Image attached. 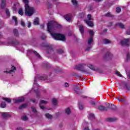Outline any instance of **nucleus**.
<instances>
[{"instance_id": "nucleus-1", "label": "nucleus", "mask_w": 130, "mask_h": 130, "mask_svg": "<svg viewBox=\"0 0 130 130\" xmlns=\"http://www.w3.org/2000/svg\"><path fill=\"white\" fill-rule=\"evenodd\" d=\"M61 25L54 21H51L48 23V31L51 35L55 40H60L61 41H66V37L63 35L59 34H52V31L56 29H60Z\"/></svg>"}, {"instance_id": "nucleus-2", "label": "nucleus", "mask_w": 130, "mask_h": 130, "mask_svg": "<svg viewBox=\"0 0 130 130\" xmlns=\"http://www.w3.org/2000/svg\"><path fill=\"white\" fill-rule=\"evenodd\" d=\"M24 4V11L25 14L26 16L31 17L35 13V9L34 7L30 6L29 5V0H22Z\"/></svg>"}, {"instance_id": "nucleus-3", "label": "nucleus", "mask_w": 130, "mask_h": 130, "mask_svg": "<svg viewBox=\"0 0 130 130\" xmlns=\"http://www.w3.org/2000/svg\"><path fill=\"white\" fill-rule=\"evenodd\" d=\"M93 42H94V40L93 39L92 37H90L87 41V47H86L85 50L86 51H90V49L92 48L93 44Z\"/></svg>"}, {"instance_id": "nucleus-4", "label": "nucleus", "mask_w": 130, "mask_h": 130, "mask_svg": "<svg viewBox=\"0 0 130 130\" xmlns=\"http://www.w3.org/2000/svg\"><path fill=\"white\" fill-rule=\"evenodd\" d=\"M37 80H42V81H44V80H45V78L42 76H39L36 77L34 81V87L32 88L33 90H35V88H38V85H37V83H36L37 82Z\"/></svg>"}, {"instance_id": "nucleus-5", "label": "nucleus", "mask_w": 130, "mask_h": 130, "mask_svg": "<svg viewBox=\"0 0 130 130\" xmlns=\"http://www.w3.org/2000/svg\"><path fill=\"white\" fill-rule=\"evenodd\" d=\"M85 67H86V64H79L75 67V69L78 71H82V72H86L87 70H85Z\"/></svg>"}, {"instance_id": "nucleus-6", "label": "nucleus", "mask_w": 130, "mask_h": 130, "mask_svg": "<svg viewBox=\"0 0 130 130\" xmlns=\"http://www.w3.org/2000/svg\"><path fill=\"white\" fill-rule=\"evenodd\" d=\"M112 57H113V54L109 52H108L104 56V60H110V59H111Z\"/></svg>"}, {"instance_id": "nucleus-7", "label": "nucleus", "mask_w": 130, "mask_h": 130, "mask_svg": "<svg viewBox=\"0 0 130 130\" xmlns=\"http://www.w3.org/2000/svg\"><path fill=\"white\" fill-rule=\"evenodd\" d=\"M130 39H126L120 42L122 46H128L129 45Z\"/></svg>"}, {"instance_id": "nucleus-8", "label": "nucleus", "mask_w": 130, "mask_h": 130, "mask_svg": "<svg viewBox=\"0 0 130 130\" xmlns=\"http://www.w3.org/2000/svg\"><path fill=\"white\" fill-rule=\"evenodd\" d=\"M48 103V102L47 101H44L43 100H41L40 102V107L41 109H42L43 110L45 109V107H44L43 104H47Z\"/></svg>"}, {"instance_id": "nucleus-9", "label": "nucleus", "mask_w": 130, "mask_h": 130, "mask_svg": "<svg viewBox=\"0 0 130 130\" xmlns=\"http://www.w3.org/2000/svg\"><path fill=\"white\" fill-rule=\"evenodd\" d=\"M14 103H21L25 101V98L24 97L19 98L18 99H14Z\"/></svg>"}, {"instance_id": "nucleus-10", "label": "nucleus", "mask_w": 130, "mask_h": 130, "mask_svg": "<svg viewBox=\"0 0 130 130\" xmlns=\"http://www.w3.org/2000/svg\"><path fill=\"white\" fill-rule=\"evenodd\" d=\"M88 68L89 69H91L93 71H97L98 73H99L100 74H102L104 73L103 70L101 69H95V67H93V65H90V66H88Z\"/></svg>"}, {"instance_id": "nucleus-11", "label": "nucleus", "mask_w": 130, "mask_h": 130, "mask_svg": "<svg viewBox=\"0 0 130 130\" xmlns=\"http://www.w3.org/2000/svg\"><path fill=\"white\" fill-rule=\"evenodd\" d=\"M107 110H108V108L110 109H112V110H115L116 109V106L113 104H108L107 106Z\"/></svg>"}, {"instance_id": "nucleus-12", "label": "nucleus", "mask_w": 130, "mask_h": 130, "mask_svg": "<svg viewBox=\"0 0 130 130\" xmlns=\"http://www.w3.org/2000/svg\"><path fill=\"white\" fill-rule=\"evenodd\" d=\"M74 92L77 94H81L82 91H81V88H80V86H76L74 88Z\"/></svg>"}, {"instance_id": "nucleus-13", "label": "nucleus", "mask_w": 130, "mask_h": 130, "mask_svg": "<svg viewBox=\"0 0 130 130\" xmlns=\"http://www.w3.org/2000/svg\"><path fill=\"white\" fill-rule=\"evenodd\" d=\"M64 18L68 22H71L72 19V14H67L64 16Z\"/></svg>"}, {"instance_id": "nucleus-14", "label": "nucleus", "mask_w": 130, "mask_h": 130, "mask_svg": "<svg viewBox=\"0 0 130 130\" xmlns=\"http://www.w3.org/2000/svg\"><path fill=\"white\" fill-rule=\"evenodd\" d=\"M86 24L89 26V27H94V23L91 20H84Z\"/></svg>"}, {"instance_id": "nucleus-15", "label": "nucleus", "mask_w": 130, "mask_h": 130, "mask_svg": "<svg viewBox=\"0 0 130 130\" xmlns=\"http://www.w3.org/2000/svg\"><path fill=\"white\" fill-rule=\"evenodd\" d=\"M122 84L123 85V88L124 89H125L126 90H127L128 91H129L130 90V86L127 85V84L125 83V82L123 81L122 82Z\"/></svg>"}, {"instance_id": "nucleus-16", "label": "nucleus", "mask_w": 130, "mask_h": 130, "mask_svg": "<svg viewBox=\"0 0 130 130\" xmlns=\"http://www.w3.org/2000/svg\"><path fill=\"white\" fill-rule=\"evenodd\" d=\"M98 109L100 111H107V107H105L104 106H99L98 107Z\"/></svg>"}, {"instance_id": "nucleus-17", "label": "nucleus", "mask_w": 130, "mask_h": 130, "mask_svg": "<svg viewBox=\"0 0 130 130\" xmlns=\"http://www.w3.org/2000/svg\"><path fill=\"white\" fill-rule=\"evenodd\" d=\"M2 115L3 118H8V117H11V115L9 114L8 113H3Z\"/></svg>"}, {"instance_id": "nucleus-18", "label": "nucleus", "mask_w": 130, "mask_h": 130, "mask_svg": "<svg viewBox=\"0 0 130 130\" xmlns=\"http://www.w3.org/2000/svg\"><path fill=\"white\" fill-rule=\"evenodd\" d=\"M88 118L90 120H94L95 119V116L92 113L89 114Z\"/></svg>"}, {"instance_id": "nucleus-19", "label": "nucleus", "mask_w": 130, "mask_h": 130, "mask_svg": "<svg viewBox=\"0 0 130 130\" xmlns=\"http://www.w3.org/2000/svg\"><path fill=\"white\" fill-rule=\"evenodd\" d=\"M117 119L116 118H109L107 119V121H110V122H112L113 121H116Z\"/></svg>"}, {"instance_id": "nucleus-20", "label": "nucleus", "mask_w": 130, "mask_h": 130, "mask_svg": "<svg viewBox=\"0 0 130 130\" xmlns=\"http://www.w3.org/2000/svg\"><path fill=\"white\" fill-rule=\"evenodd\" d=\"M1 7V9H5V7H6V0H2Z\"/></svg>"}, {"instance_id": "nucleus-21", "label": "nucleus", "mask_w": 130, "mask_h": 130, "mask_svg": "<svg viewBox=\"0 0 130 130\" xmlns=\"http://www.w3.org/2000/svg\"><path fill=\"white\" fill-rule=\"evenodd\" d=\"M34 25H39V18L38 17L36 18L34 21Z\"/></svg>"}, {"instance_id": "nucleus-22", "label": "nucleus", "mask_w": 130, "mask_h": 130, "mask_svg": "<svg viewBox=\"0 0 130 130\" xmlns=\"http://www.w3.org/2000/svg\"><path fill=\"white\" fill-rule=\"evenodd\" d=\"M52 103L53 105H54V106L57 105V103H58L57 100H56V99H53L52 100Z\"/></svg>"}, {"instance_id": "nucleus-23", "label": "nucleus", "mask_w": 130, "mask_h": 130, "mask_svg": "<svg viewBox=\"0 0 130 130\" xmlns=\"http://www.w3.org/2000/svg\"><path fill=\"white\" fill-rule=\"evenodd\" d=\"M13 33H14V35H15V36H16V37H18V36H19V32L18 31V29H14L13 30Z\"/></svg>"}, {"instance_id": "nucleus-24", "label": "nucleus", "mask_w": 130, "mask_h": 130, "mask_svg": "<svg viewBox=\"0 0 130 130\" xmlns=\"http://www.w3.org/2000/svg\"><path fill=\"white\" fill-rule=\"evenodd\" d=\"M79 31L81 33V34H84V26H83V25L79 26Z\"/></svg>"}, {"instance_id": "nucleus-25", "label": "nucleus", "mask_w": 130, "mask_h": 130, "mask_svg": "<svg viewBox=\"0 0 130 130\" xmlns=\"http://www.w3.org/2000/svg\"><path fill=\"white\" fill-rule=\"evenodd\" d=\"M65 112L66 114H67L68 115H69V114H71V109H70V108H68L66 109Z\"/></svg>"}, {"instance_id": "nucleus-26", "label": "nucleus", "mask_w": 130, "mask_h": 130, "mask_svg": "<svg viewBox=\"0 0 130 130\" xmlns=\"http://www.w3.org/2000/svg\"><path fill=\"white\" fill-rule=\"evenodd\" d=\"M16 67H15L14 66H12V68H11V70L10 71V72H8V71H4V73H11L12 72H14V71H16Z\"/></svg>"}, {"instance_id": "nucleus-27", "label": "nucleus", "mask_w": 130, "mask_h": 130, "mask_svg": "<svg viewBox=\"0 0 130 130\" xmlns=\"http://www.w3.org/2000/svg\"><path fill=\"white\" fill-rule=\"evenodd\" d=\"M26 107H27V104H24L19 107V109L20 110L24 109L26 108Z\"/></svg>"}, {"instance_id": "nucleus-28", "label": "nucleus", "mask_w": 130, "mask_h": 130, "mask_svg": "<svg viewBox=\"0 0 130 130\" xmlns=\"http://www.w3.org/2000/svg\"><path fill=\"white\" fill-rule=\"evenodd\" d=\"M104 43L105 44H109L111 43V41H110L108 39H105V40H104Z\"/></svg>"}, {"instance_id": "nucleus-29", "label": "nucleus", "mask_w": 130, "mask_h": 130, "mask_svg": "<svg viewBox=\"0 0 130 130\" xmlns=\"http://www.w3.org/2000/svg\"><path fill=\"white\" fill-rule=\"evenodd\" d=\"M6 105L7 104H6V102H3L1 104V107H2V108H6Z\"/></svg>"}, {"instance_id": "nucleus-30", "label": "nucleus", "mask_w": 130, "mask_h": 130, "mask_svg": "<svg viewBox=\"0 0 130 130\" xmlns=\"http://www.w3.org/2000/svg\"><path fill=\"white\" fill-rule=\"evenodd\" d=\"M12 19L15 21V25L17 26V25H18V19H17V17L16 16H13Z\"/></svg>"}, {"instance_id": "nucleus-31", "label": "nucleus", "mask_w": 130, "mask_h": 130, "mask_svg": "<svg viewBox=\"0 0 130 130\" xmlns=\"http://www.w3.org/2000/svg\"><path fill=\"white\" fill-rule=\"evenodd\" d=\"M3 100H5V101H6V102H8V103H11V100H10V99L7 98H3Z\"/></svg>"}, {"instance_id": "nucleus-32", "label": "nucleus", "mask_w": 130, "mask_h": 130, "mask_svg": "<svg viewBox=\"0 0 130 130\" xmlns=\"http://www.w3.org/2000/svg\"><path fill=\"white\" fill-rule=\"evenodd\" d=\"M45 116L46 117H47V118H49V119L52 118V115H51L49 113L46 114Z\"/></svg>"}, {"instance_id": "nucleus-33", "label": "nucleus", "mask_w": 130, "mask_h": 130, "mask_svg": "<svg viewBox=\"0 0 130 130\" xmlns=\"http://www.w3.org/2000/svg\"><path fill=\"white\" fill-rule=\"evenodd\" d=\"M57 53H58V54H62V53H63V50L61 49L57 50Z\"/></svg>"}, {"instance_id": "nucleus-34", "label": "nucleus", "mask_w": 130, "mask_h": 130, "mask_svg": "<svg viewBox=\"0 0 130 130\" xmlns=\"http://www.w3.org/2000/svg\"><path fill=\"white\" fill-rule=\"evenodd\" d=\"M72 3L74 6H78V2H77V0H72Z\"/></svg>"}, {"instance_id": "nucleus-35", "label": "nucleus", "mask_w": 130, "mask_h": 130, "mask_svg": "<svg viewBox=\"0 0 130 130\" xmlns=\"http://www.w3.org/2000/svg\"><path fill=\"white\" fill-rule=\"evenodd\" d=\"M89 35L90 36V37H93L94 36V31L92 30H89Z\"/></svg>"}, {"instance_id": "nucleus-36", "label": "nucleus", "mask_w": 130, "mask_h": 130, "mask_svg": "<svg viewBox=\"0 0 130 130\" xmlns=\"http://www.w3.org/2000/svg\"><path fill=\"white\" fill-rule=\"evenodd\" d=\"M41 38L42 39V40H45V39H46V36H45L44 34H43L41 36Z\"/></svg>"}, {"instance_id": "nucleus-37", "label": "nucleus", "mask_w": 130, "mask_h": 130, "mask_svg": "<svg viewBox=\"0 0 130 130\" xmlns=\"http://www.w3.org/2000/svg\"><path fill=\"white\" fill-rule=\"evenodd\" d=\"M18 14L21 16H23V9L20 8L18 11Z\"/></svg>"}, {"instance_id": "nucleus-38", "label": "nucleus", "mask_w": 130, "mask_h": 130, "mask_svg": "<svg viewBox=\"0 0 130 130\" xmlns=\"http://www.w3.org/2000/svg\"><path fill=\"white\" fill-rule=\"evenodd\" d=\"M116 25H119V26H120V27L122 29H123L124 28V24L121 23H118V24H117Z\"/></svg>"}, {"instance_id": "nucleus-39", "label": "nucleus", "mask_w": 130, "mask_h": 130, "mask_svg": "<svg viewBox=\"0 0 130 130\" xmlns=\"http://www.w3.org/2000/svg\"><path fill=\"white\" fill-rule=\"evenodd\" d=\"M130 59V55L128 53L126 55V61H128V60H129Z\"/></svg>"}, {"instance_id": "nucleus-40", "label": "nucleus", "mask_w": 130, "mask_h": 130, "mask_svg": "<svg viewBox=\"0 0 130 130\" xmlns=\"http://www.w3.org/2000/svg\"><path fill=\"white\" fill-rule=\"evenodd\" d=\"M87 18L88 19V21H92L93 20V18H92L90 14H88L87 15Z\"/></svg>"}, {"instance_id": "nucleus-41", "label": "nucleus", "mask_w": 130, "mask_h": 130, "mask_svg": "<svg viewBox=\"0 0 130 130\" xmlns=\"http://www.w3.org/2000/svg\"><path fill=\"white\" fill-rule=\"evenodd\" d=\"M115 74L116 75H117V76H118V77H122V75L121 74H120V73H119V72L116 71L115 72Z\"/></svg>"}, {"instance_id": "nucleus-42", "label": "nucleus", "mask_w": 130, "mask_h": 130, "mask_svg": "<svg viewBox=\"0 0 130 130\" xmlns=\"http://www.w3.org/2000/svg\"><path fill=\"white\" fill-rule=\"evenodd\" d=\"M22 120H24L25 121H26V120H28V117H27L26 116H23L22 117Z\"/></svg>"}, {"instance_id": "nucleus-43", "label": "nucleus", "mask_w": 130, "mask_h": 130, "mask_svg": "<svg viewBox=\"0 0 130 130\" xmlns=\"http://www.w3.org/2000/svg\"><path fill=\"white\" fill-rule=\"evenodd\" d=\"M34 53L36 55V56H38L39 58H40V55H39V54L37 51H34Z\"/></svg>"}, {"instance_id": "nucleus-44", "label": "nucleus", "mask_w": 130, "mask_h": 130, "mask_svg": "<svg viewBox=\"0 0 130 130\" xmlns=\"http://www.w3.org/2000/svg\"><path fill=\"white\" fill-rule=\"evenodd\" d=\"M116 11L117 13H120L121 12V9L119 7H117Z\"/></svg>"}, {"instance_id": "nucleus-45", "label": "nucleus", "mask_w": 130, "mask_h": 130, "mask_svg": "<svg viewBox=\"0 0 130 130\" xmlns=\"http://www.w3.org/2000/svg\"><path fill=\"white\" fill-rule=\"evenodd\" d=\"M31 109H32V112H34V113H36V112H37V110H36V109L35 107H32Z\"/></svg>"}, {"instance_id": "nucleus-46", "label": "nucleus", "mask_w": 130, "mask_h": 130, "mask_svg": "<svg viewBox=\"0 0 130 130\" xmlns=\"http://www.w3.org/2000/svg\"><path fill=\"white\" fill-rule=\"evenodd\" d=\"M106 17H112V15L110 13H108L105 15Z\"/></svg>"}, {"instance_id": "nucleus-47", "label": "nucleus", "mask_w": 130, "mask_h": 130, "mask_svg": "<svg viewBox=\"0 0 130 130\" xmlns=\"http://www.w3.org/2000/svg\"><path fill=\"white\" fill-rule=\"evenodd\" d=\"M18 43H19V42H18L17 41H12L11 42V44H13V45H17V44H18Z\"/></svg>"}, {"instance_id": "nucleus-48", "label": "nucleus", "mask_w": 130, "mask_h": 130, "mask_svg": "<svg viewBox=\"0 0 130 130\" xmlns=\"http://www.w3.org/2000/svg\"><path fill=\"white\" fill-rule=\"evenodd\" d=\"M17 5L18 4H14V6L13 7V11H17Z\"/></svg>"}, {"instance_id": "nucleus-49", "label": "nucleus", "mask_w": 130, "mask_h": 130, "mask_svg": "<svg viewBox=\"0 0 130 130\" xmlns=\"http://www.w3.org/2000/svg\"><path fill=\"white\" fill-rule=\"evenodd\" d=\"M79 109L80 110H83V106L82 105H81V103H79Z\"/></svg>"}, {"instance_id": "nucleus-50", "label": "nucleus", "mask_w": 130, "mask_h": 130, "mask_svg": "<svg viewBox=\"0 0 130 130\" xmlns=\"http://www.w3.org/2000/svg\"><path fill=\"white\" fill-rule=\"evenodd\" d=\"M47 6L49 7V8H52V5L51 4H50V3H49V2H47Z\"/></svg>"}, {"instance_id": "nucleus-51", "label": "nucleus", "mask_w": 130, "mask_h": 130, "mask_svg": "<svg viewBox=\"0 0 130 130\" xmlns=\"http://www.w3.org/2000/svg\"><path fill=\"white\" fill-rule=\"evenodd\" d=\"M21 26H22V27H25V22H24V21H23V20L21 21Z\"/></svg>"}, {"instance_id": "nucleus-52", "label": "nucleus", "mask_w": 130, "mask_h": 130, "mask_svg": "<svg viewBox=\"0 0 130 130\" xmlns=\"http://www.w3.org/2000/svg\"><path fill=\"white\" fill-rule=\"evenodd\" d=\"M6 14H7L8 16H10V11H9V10L6 9Z\"/></svg>"}, {"instance_id": "nucleus-53", "label": "nucleus", "mask_w": 130, "mask_h": 130, "mask_svg": "<svg viewBox=\"0 0 130 130\" xmlns=\"http://www.w3.org/2000/svg\"><path fill=\"white\" fill-rule=\"evenodd\" d=\"M80 16L81 18H83L84 16H85V13H82L80 14Z\"/></svg>"}, {"instance_id": "nucleus-54", "label": "nucleus", "mask_w": 130, "mask_h": 130, "mask_svg": "<svg viewBox=\"0 0 130 130\" xmlns=\"http://www.w3.org/2000/svg\"><path fill=\"white\" fill-rule=\"evenodd\" d=\"M53 3H55V4H56V5H58V4H59V2H56V0H52Z\"/></svg>"}, {"instance_id": "nucleus-55", "label": "nucleus", "mask_w": 130, "mask_h": 130, "mask_svg": "<svg viewBox=\"0 0 130 130\" xmlns=\"http://www.w3.org/2000/svg\"><path fill=\"white\" fill-rule=\"evenodd\" d=\"M106 32H107V29H104L103 34H106Z\"/></svg>"}, {"instance_id": "nucleus-56", "label": "nucleus", "mask_w": 130, "mask_h": 130, "mask_svg": "<svg viewBox=\"0 0 130 130\" xmlns=\"http://www.w3.org/2000/svg\"><path fill=\"white\" fill-rule=\"evenodd\" d=\"M90 104L91 105H95V102H93V101H91L90 102Z\"/></svg>"}, {"instance_id": "nucleus-57", "label": "nucleus", "mask_w": 130, "mask_h": 130, "mask_svg": "<svg viewBox=\"0 0 130 130\" xmlns=\"http://www.w3.org/2000/svg\"><path fill=\"white\" fill-rule=\"evenodd\" d=\"M64 86H65V87H66V88H68V87H69V83H65Z\"/></svg>"}, {"instance_id": "nucleus-58", "label": "nucleus", "mask_w": 130, "mask_h": 130, "mask_svg": "<svg viewBox=\"0 0 130 130\" xmlns=\"http://www.w3.org/2000/svg\"><path fill=\"white\" fill-rule=\"evenodd\" d=\"M16 130H23V128L19 127L16 128Z\"/></svg>"}, {"instance_id": "nucleus-59", "label": "nucleus", "mask_w": 130, "mask_h": 130, "mask_svg": "<svg viewBox=\"0 0 130 130\" xmlns=\"http://www.w3.org/2000/svg\"><path fill=\"white\" fill-rule=\"evenodd\" d=\"M37 97H39V92L38 91H36Z\"/></svg>"}, {"instance_id": "nucleus-60", "label": "nucleus", "mask_w": 130, "mask_h": 130, "mask_svg": "<svg viewBox=\"0 0 130 130\" xmlns=\"http://www.w3.org/2000/svg\"><path fill=\"white\" fill-rule=\"evenodd\" d=\"M94 1H95V2H96L97 3H99L100 2H102V1L103 0H94Z\"/></svg>"}, {"instance_id": "nucleus-61", "label": "nucleus", "mask_w": 130, "mask_h": 130, "mask_svg": "<svg viewBox=\"0 0 130 130\" xmlns=\"http://www.w3.org/2000/svg\"><path fill=\"white\" fill-rule=\"evenodd\" d=\"M30 27H31V23L29 22L28 23V27L30 28Z\"/></svg>"}, {"instance_id": "nucleus-62", "label": "nucleus", "mask_w": 130, "mask_h": 130, "mask_svg": "<svg viewBox=\"0 0 130 130\" xmlns=\"http://www.w3.org/2000/svg\"><path fill=\"white\" fill-rule=\"evenodd\" d=\"M82 98H83L84 99H87V96H85V95H82Z\"/></svg>"}, {"instance_id": "nucleus-63", "label": "nucleus", "mask_w": 130, "mask_h": 130, "mask_svg": "<svg viewBox=\"0 0 130 130\" xmlns=\"http://www.w3.org/2000/svg\"><path fill=\"white\" fill-rule=\"evenodd\" d=\"M31 101H32V102L34 103H36V100H31Z\"/></svg>"}, {"instance_id": "nucleus-64", "label": "nucleus", "mask_w": 130, "mask_h": 130, "mask_svg": "<svg viewBox=\"0 0 130 130\" xmlns=\"http://www.w3.org/2000/svg\"><path fill=\"white\" fill-rule=\"evenodd\" d=\"M84 130H89V127H87L84 128Z\"/></svg>"}]
</instances>
